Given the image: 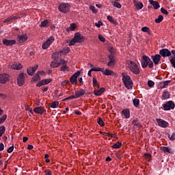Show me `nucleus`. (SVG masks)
<instances>
[{
	"mask_svg": "<svg viewBox=\"0 0 175 175\" xmlns=\"http://www.w3.org/2000/svg\"><path fill=\"white\" fill-rule=\"evenodd\" d=\"M122 81L126 88H127V90H132V87H133V81H132L131 77L126 75V73L123 72L122 74Z\"/></svg>",
	"mask_w": 175,
	"mask_h": 175,
	"instance_id": "f257e3e1",
	"label": "nucleus"
},
{
	"mask_svg": "<svg viewBox=\"0 0 175 175\" xmlns=\"http://www.w3.org/2000/svg\"><path fill=\"white\" fill-rule=\"evenodd\" d=\"M127 68L130 69L131 72L134 73V75H139L140 73V68L137 66V64L133 61H129L127 63Z\"/></svg>",
	"mask_w": 175,
	"mask_h": 175,
	"instance_id": "f03ea898",
	"label": "nucleus"
},
{
	"mask_svg": "<svg viewBox=\"0 0 175 175\" xmlns=\"http://www.w3.org/2000/svg\"><path fill=\"white\" fill-rule=\"evenodd\" d=\"M175 107V104L173 100H169L165 103L163 104V108L165 111H168L169 110H173Z\"/></svg>",
	"mask_w": 175,
	"mask_h": 175,
	"instance_id": "7ed1b4c3",
	"label": "nucleus"
},
{
	"mask_svg": "<svg viewBox=\"0 0 175 175\" xmlns=\"http://www.w3.org/2000/svg\"><path fill=\"white\" fill-rule=\"evenodd\" d=\"M58 10L62 13H68V12H70V4L62 3L59 5Z\"/></svg>",
	"mask_w": 175,
	"mask_h": 175,
	"instance_id": "20e7f679",
	"label": "nucleus"
},
{
	"mask_svg": "<svg viewBox=\"0 0 175 175\" xmlns=\"http://www.w3.org/2000/svg\"><path fill=\"white\" fill-rule=\"evenodd\" d=\"M55 38L53 36H51L48 40H46V41L42 44V49L43 50H47V49H49V47H50L51 43H53V42H54Z\"/></svg>",
	"mask_w": 175,
	"mask_h": 175,
	"instance_id": "39448f33",
	"label": "nucleus"
},
{
	"mask_svg": "<svg viewBox=\"0 0 175 175\" xmlns=\"http://www.w3.org/2000/svg\"><path fill=\"white\" fill-rule=\"evenodd\" d=\"M156 122L159 126L161 128H167L169 126V122H166V120H163V119L157 118Z\"/></svg>",
	"mask_w": 175,
	"mask_h": 175,
	"instance_id": "423d86ee",
	"label": "nucleus"
},
{
	"mask_svg": "<svg viewBox=\"0 0 175 175\" xmlns=\"http://www.w3.org/2000/svg\"><path fill=\"white\" fill-rule=\"evenodd\" d=\"M150 60L151 59H150L148 56L147 55L142 56V61L141 62V65L144 69H146V68L148 66V63L150 62Z\"/></svg>",
	"mask_w": 175,
	"mask_h": 175,
	"instance_id": "0eeeda50",
	"label": "nucleus"
},
{
	"mask_svg": "<svg viewBox=\"0 0 175 175\" xmlns=\"http://www.w3.org/2000/svg\"><path fill=\"white\" fill-rule=\"evenodd\" d=\"M159 54L163 58H166V57H169V58H170V57H172V52H170L167 49H163L160 50Z\"/></svg>",
	"mask_w": 175,
	"mask_h": 175,
	"instance_id": "6e6552de",
	"label": "nucleus"
},
{
	"mask_svg": "<svg viewBox=\"0 0 175 175\" xmlns=\"http://www.w3.org/2000/svg\"><path fill=\"white\" fill-rule=\"evenodd\" d=\"M18 85L19 87L24 85V83L25 81V75L24 73H21L17 79Z\"/></svg>",
	"mask_w": 175,
	"mask_h": 175,
	"instance_id": "1a4fd4ad",
	"label": "nucleus"
},
{
	"mask_svg": "<svg viewBox=\"0 0 175 175\" xmlns=\"http://www.w3.org/2000/svg\"><path fill=\"white\" fill-rule=\"evenodd\" d=\"M80 76V71L76 72L74 75L71 76L70 78V81L71 84H77V77Z\"/></svg>",
	"mask_w": 175,
	"mask_h": 175,
	"instance_id": "9d476101",
	"label": "nucleus"
},
{
	"mask_svg": "<svg viewBox=\"0 0 175 175\" xmlns=\"http://www.w3.org/2000/svg\"><path fill=\"white\" fill-rule=\"evenodd\" d=\"M74 38L76 40L77 43H81L82 42H84V40H85V38L81 36L80 33H75Z\"/></svg>",
	"mask_w": 175,
	"mask_h": 175,
	"instance_id": "9b49d317",
	"label": "nucleus"
},
{
	"mask_svg": "<svg viewBox=\"0 0 175 175\" xmlns=\"http://www.w3.org/2000/svg\"><path fill=\"white\" fill-rule=\"evenodd\" d=\"M7 81H9V75L1 74L0 75V83L5 84Z\"/></svg>",
	"mask_w": 175,
	"mask_h": 175,
	"instance_id": "f8f14e48",
	"label": "nucleus"
},
{
	"mask_svg": "<svg viewBox=\"0 0 175 175\" xmlns=\"http://www.w3.org/2000/svg\"><path fill=\"white\" fill-rule=\"evenodd\" d=\"M161 56L160 55V54H156L154 55L151 56V59H152V62L154 64V65H158L159 62H161Z\"/></svg>",
	"mask_w": 175,
	"mask_h": 175,
	"instance_id": "ddd939ff",
	"label": "nucleus"
},
{
	"mask_svg": "<svg viewBox=\"0 0 175 175\" xmlns=\"http://www.w3.org/2000/svg\"><path fill=\"white\" fill-rule=\"evenodd\" d=\"M16 44L15 40H8L6 38L3 40V44H4V46H14V44Z\"/></svg>",
	"mask_w": 175,
	"mask_h": 175,
	"instance_id": "4468645a",
	"label": "nucleus"
},
{
	"mask_svg": "<svg viewBox=\"0 0 175 175\" xmlns=\"http://www.w3.org/2000/svg\"><path fill=\"white\" fill-rule=\"evenodd\" d=\"M38 68H39V66L36 64L34 67L27 68V74L29 76H33V73L38 70Z\"/></svg>",
	"mask_w": 175,
	"mask_h": 175,
	"instance_id": "2eb2a0df",
	"label": "nucleus"
},
{
	"mask_svg": "<svg viewBox=\"0 0 175 175\" xmlns=\"http://www.w3.org/2000/svg\"><path fill=\"white\" fill-rule=\"evenodd\" d=\"M161 99V100H167V99H170V93L167 90H164Z\"/></svg>",
	"mask_w": 175,
	"mask_h": 175,
	"instance_id": "dca6fc26",
	"label": "nucleus"
},
{
	"mask_svg": "<svg viewBox=\"0 0 175 175\" xmlns=\"http://www.w3.org/2000/svg\"><path fill=\"white\" fill-rule=\"evenodd\" d=\"M27 39H28V36L27 35V33H23L18 36V42H19V43H24V42H25Z\"/></svg>",
	"mask_w": 175,
	"mask_h": 175,
	"instance_id": "f3484780",
	"label": "nucleus"
},
{
	"mask_svg": "<svg viewBox=\"0 0 175 175\" xmlns=\"http://www.w3.org/2000/svg\"><path fill=\"white\" fill-rule=\"evenodd\" d=\"M148 2L152 6H153L154 10H157V9H159L161 8V5H159V3L157 1L154 0H148Z\"/></svg>",
	"mask_w": 175,
	"mask_h": 175,
	"instance_id": "a211bd4d",
	"label": "nucleus"
},
{
	"mask_svg": "<svg viewBox=\"0 0 175 175\" xmlns=\"http://www.w3.org/2000/svg\"><path fill=\"white\" fill-rule=\"evenodd\" d=\"M170 83H172L171 80L162 81L159 82V85L160 88L163 89V88H166V87H167V85H169V84H170Z\"/></svg>",
	"mask_w": 175,
	"mask_h": 175,
	"instance_id": "6ab92c4d",
	"label": "nucleus"
},
{
	"mask_svg": "<svg viewBox=\"0 0 175 175\" xmlns=\"http://www.w3.org/2000/svg\"><path fill=\"white\" fill-rule=\"evenodd\" d=\"M34 113H36V114H43L44 111H46V109L43 107H38L34 108L33 109Z\"/></svg>",
	"mask_w": 175,
	"mask_h": 175,
	"instance_id": "aec40b11",
	"label": "nucleus"
},
{
	"mask_svg": "<svg viewBox=\"0 0 175 175\" xmlns=\"http://www.w3.org/2000/svg\"><path fill=\"white\" fill-rule=\"evenodd\" d=\"M76 98H80L84 95H85V90L80 89L75 92Z\"/></svg>",
	"mask_w": 175,
	"mask_h": 175,
	"instance_id": "412c9836",
	"label": "nucleus"
},
{
	"mask_svg": "<svg viewBox=\"0 0 175 175\" xmlns=\"http://www.w3.org/2000/svg\"><path fill=\"white\" fill-rule=\"evenodd\" d=\"M122 114L124 116V118H129L131 117V111L129 109H125L122 111Z\"/></svg>",
	"mask_w": 175,
	"mask_h": 175,
	"instance_id": "4be33fe9",
	"label": "nucleus"
},
{
	"mask_svg": "<svg viewBox=\"0 0 175 175\" xmlns=\"http://www.w3.org/2000/svg\"><path fill=\"white\" fill-rule=\"evenodd\" d=\"M103 75H105V76H113L114 75V72H113L112 70H110L109 69H106L105 70H103V71H101Z\"/></svg>",
	"mask_w": 175,
	"mask_h": 175,
	"instance_id": "5701e85b",
	"label": "nucleus"
},
{
	"mask_svg": "<svg viewBox=\"0 0 175 175\" xmlns=\"http://www.w3.org/2000/svg\"><path fill=\"white\" fill-rule=\"evenodd\" d=\"M11 68L20 70V69L23 68V65H21V64L15 63L11 66Z\"/></svg>",
	"mask_w": 175,
	"mask_h": 175,
	"instance_id": "b1692460",
	"label": "nucleus"
},
{
	"mask_svg": "<svg viewBox=\"0 0 175 175\" xmlns=\"http://www.w3.org/2000/svg\"><path fill=\"white\" fill-rule=\"evenodd\" d=\"M107 19L108 21L113 24L114 25H118V22L115 21V19L113 18V16L109 15L107 16Z\"/></svg>",
	"mask_w": 175,
	"mask_h": 175,
	"instance_id": "393cba45",
	"label": "nucleus"
},
{
	"mask_svg": "<svg viewBox=\"0 0 175 175\" xmlns=\"http://www.w3.org/2000/svg\"><path fill=\"white\" fill-rule=\"evenodd\" d=\"M62 54H64V51H59V52H55L52 55V59H57V58L59 57V55H62Z\"/></svg>",
	"mask_w": 175,
	"mask_h": 175,
	"instance_id": "a878e982",
	"label": "nucleus"
},
{
	"mask_svg": "<svg viewBox=\"0 0 175 175\" xmlns=\"http://www.w3.org/2000/svg\"><path fill=\"white\" fill-rule=\"evenodd\" d=\"M103 92H105V88H101L98 90H94V94L96 96H99L102 95V94H103Z\"/></svg>",
	"mask_w": 175,
	"mask_h": 175,
	"instance_id": "bb28decb",
	"label": "nucleus"
},
{
	"mask_svg": "<svg viewBox=\"0 0 175 175\" xmlns=\"http://www.w3.org/2000/svg\"><path fill=\"white\" fill-rule=\"evenodd\" d=\"M50 66H51V68H58V66H59L58 60L54 59L53 61H52L51 62Z\"/></svg>",
	"mask_w": 175,
	"mask_h": 175,
	"instance_id": "cd10ccee",
	"label": "nucleus"
},
{
	"mask_svg": "<svg viewBox=\"0 0 175 175\" xmlns=\"http://www.w3.org/2000/svg\"><path fill=\"white\" fill-rule=\"evenodd\" d=\"M160 150L161 151H163L164 152H168V154H172L171 149L169 147L167 146H161L160 148Z\"/></svg>",
	"mask_w": 175,
	"mask_h": 175,
	"instance_id": "c85d7f7f",
	"label": "nucleus"
},
{
	"mask_svg": "<svg viewBox=\"0 0 175 175\" xmlns=\"http://www.w3.org/2000/svg\"><path fill=\"white\" fill-rule=\"evenodd\" d=\"M49 20H44V21H42L40 25V28H44V27H49Z\"/></svg>",
	"mask_w": 175,
	"mask_h": 175,
	"instance_id": "c756f323",
	"label": "nucleus"
},
{
	"mask_svg": "<svg viewBox=\"0 0 175 175\" xmlns=\"http://www.w3.org/2000/svg\"><path fill=\"white\" fill-rule=\"evenodd\" d=\"M135 5L137 8V9H138V10L143 9V3L142 2H135Z\"/></svg>",
	"mask_w": 175,
	"mask_h": 175,
	"instance_id": "7c9ffc66",
	"label": "nucleus"
},
{
	"mask_svg": "<svg viewBox=\"0 0 175 175\" xmlns=\"http://www.w3.org/2000/svg\"><path fill=\"white\" fill-rule=\"evenodd\" d=\"M140 104V100L138 98H134L133 100V105L135 107H139V105Z\"/></svg>",
	"mask_w": 175,
	"mask_h": 175,
	"instance_id": "2f4dec72",
	"label": "nucleus"
},
{
	"mask_svg": "<svg viewBox=\"0 0 175 175\" xmlns=\"http://www.w3.org/2000/svg\"><path fill=\"white\" fill-rule=\"evenodd\" d=\"M77 25L75 23H71L69 28L67 29V31L69 32V31H75L77 28Z\"/></svg>",
	"mask_w": 175,
	"mask_h": 175,
	"instance_id": "473e14b6",
	"label": "nucleus"
},
{
	"mask_svg": "<svg viewBox=\"0 0 175 175\" xmlns=\"http://www.w3.org/2000/svg\"><path fill=\"white\" fill-rule=\"evenodd\" d=\"M144 157L145 159H146V161H148V162H150L152 158V157L151 156V154H150V153H145L144 154Z\"/></svg>",
	"mask_w": 175,
	"mask_h": 175,
	"instance_id": "72a5a7b5",
	"label": "nucleus"
},
{
	"mask_svg": "<svg viewBox=\"0 0 175 175\" xmlns=\"http://www.w3.org/2000/svg\"><path fill=\"white\" fill-rule=\"evenodd\" d=\"M40 80V76L39 74L37 72L34 77H32L31 81H39Z\"/></svg>",
	"mask_w": 175,
	"mask_h": 175,
	"instance_id": "f704fd0d",
	"label": "nucleus"
},
{
	"mask_svg": "<svg viewBox=\"0 0 175 175\" xmlns=\"http://www.w3.org/2000/svg\"><path fill=\"white\" fill-rule=\"evenodd\" d=\"M59 105V102H58V101H53L51 104V107H52V109H57V107H58Z\"/></svg>",
	"mask_w": 175,
	"mask_h": 175,
	"instance_id": "c9c22d12",
	"label": "nucleus"
},
{
	"mask_svg": "<svg viewBox=\"0 0 175 175\" xmlns=\"http://www.w3.org/2000/svg\"><path fill=\"white\" fill-rule=\"evenodd\" d=\"M60 70L62 72H69V67L66 64H64L60 68Z\"/></svg>",
	"mask_w": 175,
	"mask_h": 175,
	"instance_id": "e433bc0d",
	"label": "nucleus"
},
{
	"mask_svg": "<svg viewBox=\"0 0 175 175\" xmlns=\"http://www.w3.org/2000/svg\"><path fill=\"white\" fill-rule=\"evenodd\" d=\"M122 146V144L120 142H118L115 144H113L111 147L112 148H121V146Z\"/></svg>",
	"mask_w": 175,
	"mask_h": 175,
	"instance_id": "4c0bfd02",
	"label": "nucleus"
},
{
	"mask_svg": "<svg viewBox=\"0 0 175 175\" xmlns=\"http://www.w3.org/2000/svg\"><path fill=\"white\" fill-rule=\"evenodd\" d=\"M163 21V16L162 15H159L158 16V18H156L154 20V22L157 23V24H159V23H161V21Z\"/></svg>",
	"mask_w": 175,
	"mask_h": 175,
	"instance_id": "58836bf2",
	"label": "nucleus"
},
{
	"mask_svg": "<svg viewBox=\"0 0 175 175\" xmlns=\"http://www.w3.org/2000/svg\"><path fill=\"white\" fill-rule=\"evenodd\" d=\"M97 122L100 126H105V122H103V120H102V118H98L97 119Z\"/></svg>",
	"mask_w": 175,
	"mask_h": 175,
	"instance_id": "ea45409f",
	"label": "nucleus"
},
{
	"mask_svg": "<svg viewBox=\"0 0 175 175\" xmlns=\"http://www.w3.org/2000/svg\"><path fill=\"white\" fill-rule=\"evenodd\" d=\"M112 5L113 6H114V8H117L118 9H121V3L117 2V1H113L112 2Z\"/></svg>",
	"mask_w": 175,
	"mask_h": 175,
	"instance_id": "a19ab883",
	"label": "nucleus"
},
{
	"mask_svg": "<svg viewBox=\"0 0 175 175\" xmlns=\"http://www.w3.org/2000/svg\"><path fill=\"white\" fill-rule=\"evenodd\" d=\"M93 85L96 87V88H99V84H98V80H96V77L93 78Z\"/></svg>",
	"mask_w": 175,
	"mask_h": 175,
	"instance_id": "79ce46f5",
	"label": "nucleus"
},
{
	"mask_svg": "<svg viewBox=\"0 0 175 175\" xmlns=\"http://www.w3.org/2000/svg\"><path fill=\"white\" fill-rule=\"evenodd\" d=\"M132 124L137 128H140V122H139V120H133Z\"/></svg>",
	"mask_w": 175,
	"mask_h": 175,
	"instance_id": "37998d69",
	"label": "nucleus"
},
{
	"mask_svg": "<svg viewBox=\"0 0 175 175\" xmlns=\"http://www.w3.org/2000/svg\"><path fill=\"white\" fill-rule=\"evenodd\" d=\"M100 135H103V136H107L108 137H113V135L110 133H106L103 131H100Z\"/></svg>",
	"mask_w": 175,
	"mask_h": 175,
	"instance_id": "c03bdc74",
	"label": "nucleus"
},
{
	"mask_svg": "<svg viewBox=\"0 0 175 175\" xmlns=\"http://www.w3.org/2000/svg\"><path fill=\"white\" fill-rule=\"evenodd\" d=\"M6 118H8V116L6 114L0 118V124H3V122H5L6 120Z\"/></svg>",
	"mask_w": 175,
	"mask_h": 175,
	"instance_id": "a18cd8bd",
	"label": "nucleus"
},
{
	"mask_svg": "<svg viewBox=\"0 0 175 175\" xmlns=\"http://www.w3.org/2000/svg\"><path fill=\"white\" fill-rule=\"evenodd\" d=\"M142 32H147L148 33H150V28H148L147 27H142Z\"/></svg>",
	"mask_w": 175,
	"mask_h": 175,
	"instance_id": "49530a36",
	"label": "nucleus"
},
{
	"mask_svg": "<svg viewBox=\"0 0 175 175\" xmlns=\"http://www.w3.org/2000/svg\"><path fill=\"white\" fill-rule=\"evenodd\" d=\"M75 98H77V97H76V94L75 95H71V96L64 98L63 100L65 101V100H68L69 99H75Z\"/></svg>",
	"mask_w": 175,
	"mask_h": 175,
	"instance_id": "de8ad7c7",
	"label": "nucleus"
},
{
	"mask_svg": "<svg viewBox=\"0 0 175 175\" xmlns=\"http://www.w3.org/2000/svg\"><path fill=\"white\" fill-rule=\"evenodd\" d=\"M92 72H102L103 68H92Z\"/></svg>",
	"mask_w": 175,
	"mask_h": 175,
	"instance_id": "09e8293b",
	"label": "nucleus"
},
{
	"mask_svg": "<svg viewBox=\"0 0 175 175\" xmlns=\"http://www.w3.org/2000/svg\"><path fill=\"white\" fill-rule=\"evenodd\" d=\"M90 10H92V12H93V13H98V10H97L96 8H95V6H94V5H90Z\"/></svg>",
	"mask_w": 175,
	"mask_h": 175,
	"instance_id": "8fccbe9b",
	"label": "nucleus"
},
{
	"mask_svg": "<svg viewBox=\"0 0 175 175\" xmlns=\"http://www.w3.org/2000/svg\"><path fill=\"white\" fill-rule=\"evenodd\" d=\"M77 43V41L75 38H73L71 42H69L68 46H75Z\"/></svg>",
	"mask_w": 175,
	"mask_h": 175,
	"instance_id": "3c124183",
	"label": "nucleus"
},
{
	"mask_svg": "<svg viewBox=\"0 0 175 175\" xmlns=\"http://www.w3.org/2000/svg\"><path fill=\"white\" fill-rule=\"evenodd\" d=\"M66 61L64 59H60V61L59 62V66H61V65H66Z\"/></svg>",
	"mask_w": 175,
	"mask_h": 175,
	"instance_id": "603ef678",
	"label": "nucleus"
},
{
	"mask_svg": "<svg viewBox=\"0 0 175 175\" xmlns=\"http://www.w3.org/2000/svg\"><path fill=\"white\" fill-rule=\"evenodd\" d=\"M14 150V146L12 145L11 147H10L8 150H7V152H8V154H10L11 152H13V150Z\"/></svg>",
	"mask_w": 175,
	"mask_h": 175,
	"instance_id": "864d4df0",
	"label": "nucleus"
},
{
	"mask_svg": "<svg viewBox=\"0 0 175 175\" xmlns=\"http://www.w3.org/2000/svg\"><path fill=\"white\" fill-rule=\"evenodd\" d=\"M148 68H150V69H152V68H154V63L152 62V61L151 59L148 63Z\"/></svg>",
	"mask_w": 175,
	"mask_h": 175,
	"instance_id": "5fc2aeb1",
	"label": "nucleus"
},
{
	"mask_svg": "<svg viewBox=\"0 0 175 175\" xmlns=\"http://www.w3.org/2000/svg\"><path fill=\"white\" fill-rule=\"evenodd\" d=\"M168 137L170 140H175V133H172V135H170V134H168Z\"/></svg>",
	"mask_w": 175,
	"mask_h": 175,
	"instance_id": "6e6d98bb",
	"label": "nucleus"
},
{
	"mask_svg": "<svg viewBox=\"0 0 175 175\" xmlns=\"http://www.w3.org/2000/svg\"><path fill=\"white\" fill-rule=\"evenodd\" d=\"M148 87H154V85H155V83L154 82V81H148Z\"/></svg>",
	"mask_w": 175,
	"mask_h": 175,
	"instance_id": "4d7b16f0",
	"label": "nucleus"
},
{
	"mask_svg": "<svg viewBox=\"0 0 175 175\" xmlns=\"http://www.w3.org/2000/svg\"><path fill=\"white\" fill-rule=\"evenodd\" d=\"M103 25V23L102 21H98V23H95V26L97 27V28H100Z\"/></svg>",
	"mask_w": 175,
	"mask_h": 175,
	"instance_id": "13d9d810",
	"label": "nucleus"
},
{
	"mask_svg": "<svg viewBox=\"0 0 175 175\" xmlns=\"http://www.w3.org/2000/svg\"><path fill=\"white\" fill-rule=\"evenodd\" d=\"M98 39L99 40H100V42H106V39L102 35H98Z\"/></svg>",
	"mask_w": 175,
	"mask_h": 175,
	"instance_id": "bf43d9fd",
	"label": "nucleus"
},
{
	"mask_svg": "<svg viewBox=\"0 0 175 175\" xmlns=\"http://www.w3.org/2000/svg\"><path fill=\"white\" fill-rule=\"evenodd\" d=\"M10 21H13V18L12 16L8 17V18L3 21V23H10Z\"/></svg>",
	"mask_w": 175,
	"mask_h": 175,
	"instance_id": "052dcab7",
	"label": "nucleus"
},
{
	"mask_svg": "<svg viewBox=\"0 0 175 175\" xmlns=\"http://www.w3.org/2000/svg\"><path fill=\"white\" fill-rule=\"evenodd\" d=\"M44 81V83L45 84H50V83H51V81H53L51 79H42Z\"/></svg>",
	"mask_w": 175,
	"mask_h": 175,
	"instance_id": "680f3d73",
	"label": "nucleus"
},
{
	"mask_svg": "<svg viewBox=\"0 0 175 175\" xmlns=\"http://www.w3.org/2000/svg\"><path fill=\"white\" fill-rule=\"evenodd\" d=\"M62 51H63V54H68V53H69V51H70V49L67 47Z\"/></svg>",
	"mask_w": 175,
	"mask_h": 175,
	"instance_id": "e2e57ef3",
	"label": "nucleus"
},
{
	"mask_svg": "<svg viewBox=\"0 0 175 175\" xmlns=\"http://www.w3.org/2000/svg\"><path fill=\"white\" fill-rule=\"evenodd\" d=\"M5 131H6V128L4 126H0V133H5Z\"/></svg>",
	"mask_w": 175,
	"mask_h": 175,
	"instance_id": "0e129e2a",
	"label": "nucleus"
},
{
	"mask_svg": "<svg viewBox=\"0 0 175 175\" xmlns=\"http://www.w3.org/2000/svg\"><path fill=\"white\" fill-rule=\"evenodd\" d=\"M114 65H116V62H113V60H110L107 64V66H113Z\"/></svg>",
	"mask_w": 175,
	"mask_h": 175,
	"instance_id": "69168bd1",
	"label": "nucleus"
},
{
	"mask_svg": "<svg viewBox=\"0 0 175 175\" xmlns=\"http://www.w3.org/2000/svg\"><path fill=\"white\" fill-rule=\"evenodd\" d=\"M109 53H111V55L114 54V53H115L114 48L113 46L109 47Z\"/></svg>",
	"mask_w": 175,
	"mask_h": 175,
	"instance_id": "338daca9",
	"label": "nucleus"
},
{
	"mask_svg": "<svg viewBox=\"0 0 175 175\" xmlns=\"http://www.w3.org/2000/svg\"><path fill=\"white\" fill-rule=\"evenodd\" d=\"M44 173H45L46 175H51L52 174H51V170H45Z\"/></svg>",
	"mask_w": 175,
	"mask_h": 175,
	"instance_id": "774afa93",
	"label": "nucleus"
}]
</instances>
